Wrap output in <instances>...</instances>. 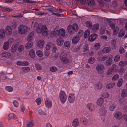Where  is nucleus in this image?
<instances>
[{"label":"nucleus","mask_w":127,"mask_h":127,"mask_svg":"<svg viewBox=\"0 0 127 127\" xmlns=\"http://www.w3.org/2000/svg\"><path fill=\"white\" fill-rule=\"evenodd\" d=\"M36 32L38 33H42L43 36L46 35L47 34V30L45 25H43L39 23L37 26Z\"/></svg>","instance_id":"1"},{"label":"nucleus","mask_w":127,"mask_h":127,"mask_svg":"<svg viewBox=\"0 0 127 127\" xmlns=\"http://www.w3.org/2000/svg\"><path fill=\"white\" fill-rule=\"evenodd\" d=\"M67 55L65 52H62L59 56L61 62L64 64H66L69 63V59L67 57Z\"/></svg>","instance_id":"2"},{"label":"nucleus","mask_w":127,"mask_h":127,"mask_svg":"<svg viewBox=\"0 0 127 127\" xmlns=\"http://www.w3.org/2000/svg\"><path fill=\"white\" fill-rule=\"evenodd\" d=\"M78 27L77 25L75 23L73 24L72 26L70 25H69L68 26L67 30L70 34H71L73 33L72 31H76L78 30Z\"/></svg>","instance_id":"3"},{"label":"nucleus","mask_w":127,"mask_h":127,"mask_svg":"<svg viewBox=\"0 0 127 127\" xmlns=\"http://www.w3.org/2000/svg\"><path fill=\"white\" fill-rule=\"evenodd\" d=\"M28 30L27 26L23 25H21L18 28L19 33L21 34H25Z\"/></svg>","instance_id":"4"},{"label":"nucleus","mask_w":127,"mask_h":127,"mask_svg":"<svg viewBox=\"0 0 127 127\" xmlns=\"http://www.w3.org/2000/svg\"><path fill=\"white\" fill-rule=\"evenodd\" d=\"M104 68V65L101 64H97L96 69L99 74L102 73Z\"/></svg>","instance_id":"5"},{"label":"nucleus","mask_w":127,"mask_h":127,"mask_svg":"<svg viewBox=\"0 0 127 127\" xmlns=\"http://www.w3.org/2000/svg\"><path fill=\"white\" fill-rule=\"evenodd\" d=\"M123 116V115L121 112L118 111L115 112L114 114V118L117 120L121 119Z\"/></svg>","instance_id":"6"},{"label":"nucleus","mask_w":127,"mask_h":127,"mask_svg":"<svg viewBox=\"0 0 127 127\" xmlns=\"http://www.w3.org/2000/svg\"><path fill=\"white\" fill-rule=\"evenodd\" d=\"M87 107L89 110L91 112H93L95 111V105L92 103H88L87 105Z\"/></svg>","instance_id":"7"},{"label":"nucleus","mask_w":127,"mask_h":127,"mask_svg":"<svg viewBox=\"0 0 127 127\" xmlns=\"http://www.w3.org/2000/svg\"><path fill=\"white\" fill-rule=\"evenodd\" d=\"M107 113L106 109L104 107L102 106L99 110V113L102 116H105Z\"/></svg>","instance_id":"8"},{"label":"nucleus","mask_w":127,"mask_h":127,"mask_svg":"<svg viewBox=\"0 0 127 127\" xmlns=\"http://www.w3.org/2000/svg\"><path fill=\"white\" fill-rule=\"evenodd\" d=\"M45 104L46 107L50 108L51 107L52 103L49 99L46 98L45 99Z\"/></svg>","instance_id":"9"},{"label":"nucleus","mask_w":127,"mask_h":127,"mask_svg":"<svg viewBox=\"0 0 127 127\" xmlns=\"http://www.w3.org/2000/svg\"><path fill=\"white\" fill-rule=\"evenodd\" d=\"M97 37V34L94 33L92 34L89 37L88 39L90 41H93Z\"/></svg>","instance_id":"10"},{"label":"nucleus","mask_w":127,"mask_h":127,"mask_svg":"<svg viewBox=\"0 0 127 127\" xmlns=\"http://www.w3.org/2000/svg\"><path fill=\"white\" fill-rule=\"evenodd\" d=\"M80 120L82 121V124L84 125L87 124L89 122L87 118L85 117H82L80 118Z\"/></svg>","instance_id":"11"},{"label":"nucleus","mask_w":127,"mask_h":127,"mask_svg":"<svg viewBox=\"0 0 127 127\" xmlns=\"http://www.w3.org/2000/svg\"><path fill=\"white\" fill-rule=\"evenodd\" d=\"M44 42L43 40H40L38 41L37 43V45L38 47L42 48L43 47Z\"/></svg>","instance_id":"12"},{"label":"nucleus","mask_w":127,"mask_h":127,"mask_svg":"<svg viewBox=\"0 0 127 127\" xmlns=\"http://www.w3.org/2000/svg\"><path fill=\"white\" fill-rule=\"evenodd\" d=\"M6 34L8 35H10L12 33V30L11 27L9 26H7L5 28Z\"/></svg>","instance_id":"13"},{"label":"nucleus","mask_w":127,"mask_h":127,"mask_svg":"<svg viewBox=\"0 0 127 127\" xmlns=\"http://www.w3.org/2000/svg\"><path fill=\"white\" fill-rule=\"evenodd\" d=\"M18 45L17 44H13L11 48L10 51L11 52L13 53L16 52L18 48Z\"/></svg>","instance_id":"14"},{"label":"nucleus","mask_w":127,"mask_h":127,"mask_svg":"<svg viewBox=\"0 0 127 127\" xmlns=\"http://www.w3.org/2000/svg\"><path fill=\"white\" fill-rule=\"evenodd\" d=\"M80 36L79 35L75 36L72 39V43L73 44H76L78 42Z\"/></svg>","instance_id":"15"},{"label":"nucleus","mask_w":127,"mask_h":127,"mask_svg":"<svg viewBox=\"0 0 127 127\" xmlns=\"http://www.w3.org/2000/svg\"><path fill=\"white\" fill-rule=\"evenodd\" d=\"M64 40L63 38L60 37L58 38L56 42L57 45L59 46L62 45L64 42Z\"/></svg>","instance_id":"16"},{"label":"nucleus","mask_w":127,"mask_h":127,"mask_svg":"<svg viewBox=\"0 0 127 127\" xmlns=\"http://www.w3.org/2000/svg\"><path fill=\"white\" fill-rule=\"evenodd\" d=\"M34 34L33 31H32L30 32L28 35L27 37V40L28 41H31L32 39Z\"/></svg>","instance_id":"17"},{"label":"nucleus","mask_w":127,"mask_h":127,"mask_svg":"<svg viewBox=\"0 0 127 127\" xmlns=\"http://www.w3.org/2000/svg\"><path fill=\"white\" fill-rule=\"evenodd\" d=\"M56 32H58V34L59 36H64V35L65 31L63 28L60 29L59 30H57Z\"/></svg>","instance_id":"18"},{"label":"nucleus","mask_w":127,"mask_h":127,"mask_svg":"<svg viewBox=\"0 0 127 127\" xmlns=\"http://www.w3.org/2000/svg\"><path fill=\"white\" fill-rule=\"evenodd\" d=\"M92 30L94 32H95L98 31L99 29L98 24H96L94 25L92 27Z\"/></svg>","instance_id":"19"},{"label":"nucleus","mask_w":127,"mask_h":127,"mask_svg":"<svg viewBox=\"0 0 127 127\" xmlns=\"http://www.w3.org/2000/svg\"><path fill=\"white\" fill-rule=\"evenodd\" d=\"M79 124V120L77 118H76L73 120L72 123V125L73 126L76 127L78 126Z\"/></svg>","instance_id":"20"},{"label":"nucleus","mask_w":127,"mask_h":127,"mask_svg":"<svg viewBox=\"0 0 127 127\" xmlns=\"http://www.w3.org/2000/svg\"><path fill=\"white\" fill-rule=\"evenodd\" d=\"M108 58V56L104 55L102 57H99L97 58V60L99 62H102L106 60Z\"/></svg>","instance_id":"21"},{"label":"nucleus","mask_w":127,"mask_h":127,"mask_svg":"<svg viewBox=\"0 0 127 127\" xmlns=\"http://www.w3.org/2000/svg\"><path fill=\"white\" fill-rule=\"evenodd\" d=\"M111 50V49L109 47H106L103 49L102 51L103 53H106L110 52Z\"/></svg>","instance_id":"22"},{"label":"nucleus","mask_w":127,"mask_h":127,"mask_svg":"<svg viewBox=\"0 0 127 127\" xmlns=\"http://www.w3.org/2000/svg\"><path fill=\"white\" fill-rule=\"evenodd\" d=\"M104 102V100L102 98H99L97 100V105L98 106H100L103 104Z\"/></svg>","instance_id":"23"},{"label":"nucleus","mask_w":127,"mask_h":127,"mask_svg":"<svg viewBox=\"0 0 127 127\" xmlns=\"http://www.w3.org/2000/svg\"><path fill=\"white\" fill-rule=\"evenodd\" d=\"M119 65L120 66L123 67L126 66L127 65V60L120 61L119 63Z\"/></svg>","instance_id":"24"},{"label":"nucleus","mask_w":127,"mask_h":127,"mask_svg":"<svg viewBox=\"0 0 127 127\" xmlns=\"http://www.w3.org/2000/svg\"><path fill=\"white\" fill-rule=\"evenodd\" d=\"M29 41L25 45V47L26 49H28L31 48L33 44V42L31 41Z\"/></svg>","instance_id":"25"},{"label":"nucleus","mask_w":127,"mask_h":127,"mask_svg":"<svg viewBox=\"0 0 127 127\" xmlns=\"http://www.w3.org/2000/svg\"><path fill=\"white\" fill-rule=\"evenodd\" d=\"M5 32L3 29H1L0 30V38L2 39L5 37Z\"/></svg>","instance_id":"26"},{"label":"nucleus","mask_w":127,"mask_h":127,"mask_svg":"<svg viewBox=\"0 0 127 127\" xmlns=\"http://www.w3.org/2000/svg\"><path fill=\"white\" fill-rule=\"evenodd\" d=\"M60 98L61 102L62 103H64L67 99L66 96H60Z\"/></svg>","instance_id":"27"},{"label":"nucleus","mask_w":127,"mask_h":127,"mask_svg":"<svg viewBox=\"0 0 127 127\" xmlns=\"http://www.w3.org/2000/svg\"><path fill=\"white\" fill-rule=\"evenodd\" d=\"M75 98V96H69L68 98V101L70 103H73L74 102Z\"/></svg>","instance_id":"28"},{"label":"nucleus","mask_w":127,"mask_h":127,"mask_svg":"<svg viewBox=\"0 0 127 127\" xmlns=\"http://www.w3.org/2000/svg\"><path fill=\"white\" fill-rule=\"evenodd\" d=\"M116 105V104L114 102H113L111 103L110 105L109 108L110 110L111 111H113L115 108Z\"/></svg>","instance_id":"29"},{"label":"nucleus","mask_w":127,"mask_h":127,"mask_svg":"<svg viewBox=\"0 0 127 127\" xmlns=\"http://www.w3.org/2000/svg\"><path fill=\"white\" fill-rule=\"evenodd\" d=\"M12 118L15 119H16V117L15 115L12 113H11L8 115V119L9 120Z\"/></svg>","instance_id":"30"},{"label":"nucleus","mask_w":127,"mask_h":127,"mask_svg":"<svg viewBox=\"0 0 127 127\" xmlns=\"http://www.w3.org/2000/svg\"><path fill=\"white\" fill-rule=\"evenodd\" d=\"M64 45L66 49H68L70 46L69 42L68 41H65L64 43Z\"/></svg>","instance_id":"31"},{"label":"nucleus","mask_w":127,"mask_h":127,"mask_svg":"<svg viewBox=\"0 0 127 127\" xmlns=\"http://www.w3.org/2000/svg\"><path fill=\"white\" fill-rule=\"evenodd\" d=\"M2 56L3 57H9L11 56V54L7 52H4L1 54Z\"/></svg>","instance_id":"32"},{"label":"nucleus","mask_w":127,"mask_h":127,"mask_svg":"<svg viewBox=\"0 0 127 127\" xmlns=\"http://www.w3.org/2000/svg\"><path fill=\"white\" fill-rule=\"evenodd\" d=\"M85 24L88 29H91L92 27V24L91 22L90 21H87L86 22Z\"/></svg>","instance_id":"33"},{"label":"nucleus","mask_w":127,"mask_h":127,"mask_svg":"<svg viewBox=\"0 0 127 127\" xmlns=\"http://www.w3.org/2000/svg\"><path fill=\"white\" fill-rule=\"evenodd\" d=\"M29 55L31 58H33L35 57V53L33 49H31L29 52Z\"/></svg>","instance_id":"34"},{"label":"nucleus","mask_w":127,"mask_h":127,"mask_svg":"<svg viewBox=\"0 0 127 127\" xmlns=\"http://www.w3.org/2000/svg\"><path fill=\"white\" fill-rule=\"evenodd\" d=\"M33 122L32 120L28 121L27 123L26 127H33Z\"/></svg>","instance_id":"35"},{"label":"nucleus","mask_w":127,"mask_h":127,"mask_svg":"<svg viewBox=\"0 0 127 127\" xmlns=\"http://www.w3.org/2000/svg\"><path fill=\"white\" fill-rule=\"evenodd\" d=\"M103 86L102 84L101 83H99L97 84L95 86V88L99 90Z\"/></svg>","instance_id":"36"},{"label":"nucleus","mask_w":127,"mask_h":127,"mask_svg":"<svg viewBox=\"0 0 127 127\" xmlns=\"http://www.w3.org/2000/svg\"><path fill=\"white\" fill-rule=\"evenodd\" d=\"M62 12V10L60 8H58L56 10V16H61L62 14L59 13H61Z\"/></svg>","instance_id":"37"},{"label":"nucleus","mask_w":127,"mask_h":127,"mask_svg":"<svg viewBox=\"0 0 127 127\" xmlns=\"http://www.w3.org/2000/svg\"><path fill=\"white\" fill-rule=\"evenodd\" d=\"M87 3L89 6H91L94 4L95 2L94 0H87Z\"/></svg>","instance_id":"38"},{"label":"nucleus","mask_w":127,"mask_h":127,"mask_svg":"<svg viewBox=\"0 0 127 127\" xmlns=\"http://www.w3.org/2000/svg\"><path fill=\"white\" fill-rule=\"evenodd\" d=\"M100 47V44L99 43H96L94 45L93 47L95 50H98Z\"/></svg>","instance_id":"39"},{"label":"nucleus","mask_w":127,"mask_h":127,"mask_svg":"<svg viewBox=\"0 0 127 127\" xmlns=\"http://www.w3.org/2000/svg\"><path fill=\"white\" fill-rule=\"evenodd\" d=\"M115 85L113 83H111L110 84H107L106 86V88L108 89H110L113 87Z\"/></svg>","instance_id":"40"},{"label":"nucleus","mask_w":127,"mask_h":127,"mask_svg":"<svg viewBox=\"0 0 127 127\" xmlns=\"http://www.w3.org/2000/svg\"><path fill=\"white\" fill-rule=\"evenodd\" d=\"M90 32L89 30H86L84 34V37L85 38H87L90 35Z\"/></svg>","instance_id":"41"},{"label":"nucleus","mask_w":127,"mask_h":127,"mask_svg":"<svg viewBox=\"0 0 127 127\" xmlns=\"http://www.w3.org/2000/svg\"><path fill=\"white\" fill-rule=\"evenodd\" d=\"M9 44L7 41L5 42L3 45V49L5 50L9 48Z\"/></svg>","instance_id":"42"},{"label":"nucleus","mask_w":127,"mask_h":127,"mask_svg":"<svg viewBox=\"0 0 127 127\" xmlns=\"http://www.w3.org/2000/svg\"><path fill=\"white\" fill-rule=\"evenodd\" d=\"M112 63V60L111 59H109L107 60L105 64L107 66L110 65Z\"/></svg>","instance_id":"43"},{"label":"nucleus","mask_w":127,"mask_h":127,"mask_svg":"<svg viewBox=\"0 0 127 127\" xmlns=\"http://www.w3.org/2000/svg\"><path fill=\"white\" fill-rule=\"evenodd\" d=\"M123 81V80L122 78L119 79L118 81L117 86L118 87H120L122 85Z\"/></svg>","instance_id":"44"},{"label":"nucleus","mask_w":127,"mask_h":127,"mask_svg":"<svg viewBox=\"0 0 127 127\" xmlns=\"http://www.w3.org/2000/svg\"><path fill=\"white\" fill-rule=\"evenodd\" d=\"M95 58L93 57H90L88 60V62L91 64H93L95 62Z\"/></svg>","instance_id":"45"},{"label":"nucleus","mask_w":127,"mask_h":127,"mask_svg":"<svg viewBox=\"0 0 127 127\" xmlns=\"http://www.w3.org/2000/svg\"><path fill=\"white\" fill-rule=\"evenodd\" d=\"M125 33V32L123 30H121L119 32L118 35L120 37H122L124 35Z\"/></svg>","instance_id":"46"},{"label":"nucleus","mask_w":127,"mask_h":127,"mask_svg":"<svg viewBox=\"0 0 127 127\" xmlns=\"http://www.w3.org/2000/svg\"><path fill=\"white\" fill-rule=\"evenodd\" d=\"M114 31L113 32V34L114 35H116L119 31V29L118 27H116L114 29Z\"/></svg>","instance_id":"47"},{"label":"nucleus","mask_w":127,"mask_h":127,"mask_svg":"<svg viewBox=\"0 0 127 127\" xmlns=\"http://www.w3.org/2000/svg\"><path fill=\"white\" fill-rule=\"evenodd\" d=\"M5 90L9 92H12L13 90V88L11 86H6L5 87Z\"/></svg>","instance_id":"48"},{"label":"nucleus","mask_w":127,"mask_h":127,"mask_svg":"<svg viewBox=\"0 0 127 127\" xmlns=\"http://www.w3.org/2000/svg\"><path fill=\"white\" fill-rule=\"evenodd\" d=\"M36 54L39 57H42L43 55V53L41 51L39 50L37 51Z\"/></svg>","instance_id":"49"},{"label":"nucleus","mask_w":127,"mask_h":127,"mask_svg":"<svg viewBox=\"0 0 127 127\" xmlns=\"http://www.w3.org/2000/svg\"><path fill=\"white\" fill-rule=\"evenodd\" d=\"M120 59V56L119 55H117L115 56L114 61L115 62H118Z\"/></svg>","instance_id":"50"},{"label":"nucleus","mask_w":127,"mask_h":127,"mask_svg":"<svg viewBox=\"0 0 127 127\" xmlns=\"http://www.w3.org/2000/svg\"><path fill=\"white\" fill-rule=\"evenodd\" d=\"M48 10L50 12L52 13V14H54L56 15V13H55L56 11L55 10V9L54 8H49Z\"/></svg>","instance_id":"51"},{"label":"nucleus","mask_w":127,"mask_h":127,"mask_svg":"<svg viewBox=\"0 0 127 127\" xmlns=\"http://www.w3.org/2000/svg\"><path fill=\"white\" fill-rule=\"evenodd\" d=\"M30 70V68L28 67H26L23 68V71L25 72H28Z\"/></svg>","instance_id":"52"},{"label":"nucleus","mask_w":127,"mask_h":127,"mask_svg":"<svg viewBox=\"0 0 127 127\" xmlns=\"http://www.w3.org/2000/svg\"><path fill=\"white\" fill-rule=\"evenodd\" d=\"M38 112L39 114L41 115H44L46 114L45 112L41 109L39 110Z\"/></svg>","instance_id":"53"},{"label":"nucleus","mask_w":127,"mask_h":127,"mask_svg":"<svg viewBox=\"0 0 127 127\" xmlns=\"http://www.w3.org/2000/svg\"><path fill=\"white\" fill-rule=\"evenodd\" d=\"M51 43L50 42L48 43L47 44L46 46V50H49L51 47Z\"/></svg>","instance_id":"54"},{"label":"nucleus","mask_w":127,"mask_h":127,"mask_svg":"<svg viewBox=\"0 0 127 127\" xmlns=\"http://www.w3.org/2000/svg\"><path fill=\"white\" fill-rule=\"evenodd\" d=\"M127 95V90L124 89L122 90V95Z\"/></svg>","instance_id":"55"},{"label":"nucleus","mask_w":127,"mask_h":127,"mask_svg":"<svg viewBox=\"0 0 127 127\" xmlns=\"http://www.w3.org/2000/svg\"><path fill=\"white\" fill-rule=\"evenodd\" d=\"M123 119L125 120L126 124L127 125V114H123Z\"/></svg>","instance_id":"56"},{"label":"nucleus","mask_w":127,"mask_h":127,"mask_svg":"<svg viewBox=\"0 0 127 127\" xmlns=\"http://www.w3.org/2000/svg\"><path fill=\"white\" fill-rule=\"evenodd\" d=\"M113 71L111 68L108 69L106 72V74L107 75H109L111 74L113 72Z\"/></svg>","instance_id":"57"},{"label":"nucleus","mask_w":127,"mask_h":127,"mask_svg":"<svg viewBox=\"0 0 127 127\" xmlns=\"http://www.w3.org/2000/svg\"><path fill=\"white\" fill-rule=\"evenodd\" d=\"M117 66L116 64H114L112 65L111 68H110L114 71L117 70Z\"/></svg>","instance_id":"58"},{"label":"nucleus","mask_w":127,"mask_h":127,"mask_svg":"<svg viewBox=\"0 0 127 127\" xmlns=\"http://www.w3.org/2000/svg\"><path fill=\"white\" fill-rule=\"evenodd\" d=\"M119 78V75L118 74H115L112 77V79L113 80H115L118 79Z\"/></svg>","instance_id":"59"},{"label":"nucleus","mask_w":127,"mask_h":127,"mask_svg":"<svg viewBox=\"0 0 127 127\" xmlns=\"http://www.w3.org/2000/svg\"><path fill=\"white\" fill-rule=\"evenodd\" d=\"M35 66L36 69L38 70H40L41 69V67L39 64H35Z\"/></svg>","instance_id":"60"},{"label":"nucleus","mask_w":127,"mask_h":127,"mask_svg":"<svg viewBox=\"0 0 127 127\" xmlns=\"http://www.w3.org/2000/svg\"><path fill=\"white\" fill-rule=\"evenodd\" d=\"M35 101L36 102L37 104L38 105H39L41 103V100L40 98H38L35 100Z\"/></svg>","instance_id":"61"},{"label":"nucleus","mask_w":127,"mask_h":127,"mask_svg":"<svg viewBox=\"0 0 127 127\" xmlns=\"http://www.w3.org/2000/svg\"><path fill=\"white\" fill-rule=\"evenodd\" d=\"M106 30L105 28L104 27H102L100 30V32L101 34H103Z\"/></svg>","instance_id":"62"},{"label":"nucleus","mask_w":127,"mask_h":127,"mask_svg":"<svg viewBox=\"0 0 127 127\" xmlns=\"http://www.w3.org/2000/svg\"><path fill=\"white\" fill-rule=\"evenodd\" d=\"M110 42L112 45H115L116 43V40L115 39H111Z\"/></svg>","instance_id":"63"},{"label":"nucleus","mask_w":127,"mask_h":127,"mask_svg":"<svg viewBox=\"0 0 127 127\" xmlns=\"http://www.w3.org/2000/svg\"><path fill=\"white\" fill-rule=\"evenodd\" d=\"M24 49V46L21 45L18 48V50L19 52H21Z\"/></svg>","instance_id":"64"}]
</instances>
